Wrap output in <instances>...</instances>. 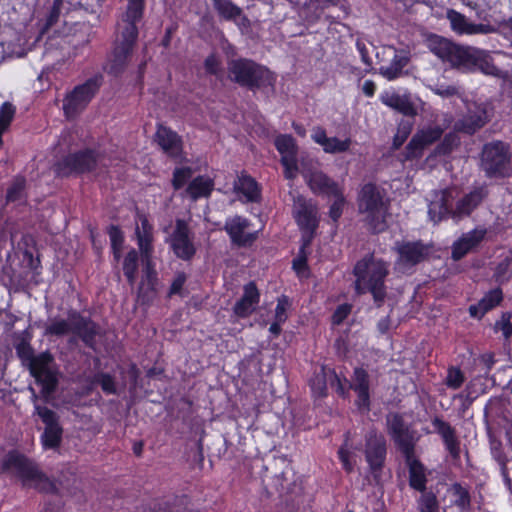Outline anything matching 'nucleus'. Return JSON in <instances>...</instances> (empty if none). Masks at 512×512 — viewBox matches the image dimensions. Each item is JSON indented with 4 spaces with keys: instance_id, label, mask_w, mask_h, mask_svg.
Listing matches in <instances>:
<instances>
[{
    "instance_id": "f257e3e1",
    "label": "nucleus",
    "mask_w": 512,
    "mask_h": 512,
    "mask_svg": "<svg viewBox=\"0 0 512 512\" xmlns=\"http://www.w3.org/2000/svg\"><path fill=\"white\" fill-rule=\"evenodd\" d=\"M427 48L442 62L462 73L480 71L485 75L501 77L502 71L495 64L489 51L478 47L457 44L445 37L431 34Z\"/></svg>"
},
{
    "instance_id": "f03ea898",
    "label": "nucleus",
    "mask_w": 512,
    "mask_h": 512,
    "mask_svg": "<svg viewBox=\"0 0 512 512\" xmlns=\"http://www.w3.org/2000/svg\"><path fill=\"white\" fill-rule=\"evenodd\" d=\"M389 264L368 254L359 260L353 270L356 277L355 290L358 295L370 292L378 307L386 298L385 278L389 274Z\"/></svg>"
},
{
    "instance_id": "7ed1b4c3",
    "label": "nucleus",
    "mask_w": 512,
    "mask_h": 512,
    "mask_svg": "<svg viewBox=\"0 0 512 512\" xmlns=\"http://www.w3.org/2000/svg\"><path fill=\"white\" fill-rule=\"evenodd\" d=\"M100 327L90 317L83 316L77 310H69L67 318L54 317L44 324L43 335L46 337H64L72 334L87 347L94 349Z\"/></svg>"
},
{
    "instance_id": "20e7f679",
    "label": "nucleus",
    "mask_w": 512,
    "mask_h": 512,
    "mask_svg": "<svg viewBox=\"0 0 512 512\" xmlns=\"http://www.w3.org/2000/svg\"><path fill=\"white\" fill-rule=\"evenodd\" d=\"M228 78L251 91L273 87L275 76L266 67L247 58L233 59L227 65Z\"/></svg>"
},
{
    "instance_id": "39448f33",
    "label": "nucleus",
    "mask_w": 512,
    "mask_h": 512,
    "mask_svg": "<svg viewBox=\"0 0 512 512\" xmlns=\"http://www.w3.org/2000/svg\"><path fill=\"white\" fill-rule=\"evenodd\" d=\"M389 202L385 193L373 183L365 184L358 195V209L366 214V222L373 233H380L387 227L386 216Z\"/></svg>"
},
{
    "instance_id": "423d86ee",
    "label": "nucleus",
    "mask_w": 512,
    "mask_h": 512,
    "mask_svg": "<svg viewBox=\"0 0 512 512\" xmlns=\"http://www.w3.org/2000/svg\"><path fill=\"white\" fill-rule=\"evenodd\" d=\"M4 471L14 472L26 487H33L40 492L57 493L56 485L38 467L18 452H9L3 462Z\"/></svg>"
},
{
    "instance_id": "0eeeda50",
    "label": "nucleus",
    "mask_w": 512,
    "mask_h": 512,
    "mask_svg": "<svg viewBox=\"0 0 512 512\" xmlns=\"http://www.w3.org/2000/svg\"><path fill=\"white\" fill-rule=\"evenodd\" d=\"M386 431L403 458L417 455L416 446L421 435L405 421L400 413L387 414Z\"/></svg>"
},
{
    "instance_id": "6e6552de",
    "label": "nucleus",
    "mask_w": 512,
    "mask_h": 512,
    "mask_svg": "<svg viewBox=\"0 0 512 512\" xmlns=\"http://www.w3.org/2000/svg\"><path fill=\"white\" fill-rule=\"evenodd\" d=\"M481 169L489 178H504L512 173L509 145L502 141H492L483 146Z\"/></svg>"
},
{
    "instance_id": "1a4fd4ad",
    "label": "nucleus",
    "mask_w": 512,
    "mask_h": 512,
    "mask_svg": "<svg viewBox=\"0 0 512 512\" xmlns=\"http://www.w3.org/2000/svg\"><path fill=\"white\" fill-rule=\"evenodd\" d=\"M101 166H106L101 153L93 149H84L70 153L55 165L58 176L68 177L95 171Z\"/></svg>"
},
{
    "instance_id": "9d476101",
    "label": "nucleus",
    "mask_w": 512,
    "mask_h": 512,
    "mask_svg": "<svg viewBox=\"0 0 512 512\" xmlns=\"http://www.w3.org/2000/svg\"><path fill=\"white\" fill-rule=\"evenodd\" d=\"M102 84L101 76L89 78L83 84L77 85L63 100V111L67 118H75L80 114L96 95Z\"/></svg>"
},
{
    "instance_id": "9b49d317",
    "label": "nucleus",
    "mask_w": 512,
    "mask_h": 512,
    "mask_svg": "<svg viewBox=\"0 0 512 512\" xmlns=\"http://www.w3.org/2000/svg\"><path fill=\"white\" fill-rule=\"evenodd\" d=\"M394 250L397 253L396 268L401 272H407L416 265L426 261L431 253L432 247L422 241H398Z\"/></svg>"
},
{
    "instance_id": "f8f14e48",
    "label": "nucleus",
    "mask_w": 512,
    "mask_h": 512,
    "mask_svg": "<svg viewBox=\"0 0 512 512\" xmlns=\"http://www.w3.org/2000/svg\"><path fill=\"white\" fill-rule=\"evenodd\" d=\"M144 0H128L125 13L119 22L120 37L117 44L133 49L138 37L137 23L142 19Z\"/></svg>"
},
{
    "instance_id": "ddd939ff",
    "label": "nucleus",
    "mask_w": 512,
    "mask_h": 512,
    "mask_svg": "<svg viewBox=\"0 0 512 512\" xmlns=\"http://www.w3.org/2000/svg\"><path fill=\"white\" fill-rule=\"evenodd\" d=\"M30 372L36 381L42 385V393L51 395L57 388L58 377L54 367V358L50 352H42L36 356Z\"/></svg>"
},
{
    "instance_id": "4468645a",
    "label": "nucleus",
    "mask_w": 512,
    "mask_h": 512,
    "mask_svg": "<svg viewBox=\"0 0 512 512\" xmlns=\"http://www.w3.org/2000/svg\"><path fill=\"white\" fill-rule=\"evenodd\" d=\"M169 244L173 253L181 260L190 261L195 256L194 234L185 220L176 219Z\"/></svg>"
},
{
    "instance_id": "2eb2a0df",
    "label": "nucleus",
    "mask_w": 512,
    "mask_h": 512,
    "mask_svg": "<svg viewBox=\"0 0 512 512\" xmlns=\"http://www.w3.org/2000/svg\"><path fill=\"white\" fill-rule=\"evenodd\" d=\"M364 454L371 472L376 476L384 466L387 454V442L377 429H370L364 437Z\"/></svg>"
},
{
    "instance_id": "dca6fc26",
    "label": "nucleus",
    "mask_w": 512,
    "mask_h": 512,
    "mask_svg": "<svg viewBox=\"0 0 512 512\" xmlns=\"http://www.w3.org/2000/svg\"><path fill=\"white\" fill-rule=\"evenodd\" d=\"M295 218L302 230L309 233L303 239V248L310 244L315 230L318 227L317 209L303 197H298L295 202Z\"/></svg>"
},
{
    "instance_id": "f3484780",
    "label": "nucleus",
    "mask_w": 512,
    "mask_h": 512,
    "mask_svg": "<svg viewBox=\"0 0 512 512\" xmlns=\"http://www.w3.org/2000/svg\"><path fill=\"white\" fill-rule=\"evenodd\" d=\"M455 189L445 188L434 191L429 203L428 214L430 219L438 223L446 217L452 218L453 201L455 199Z\"/></svg>"
},
{
    "instance_id": "a211bd4d",
    "label": "nucleus",
    "mask_w": 512,
    "mask_h": 512,
    "mask_svg": "<svg viewBox=\"0 0 512 512\" xmlns=\"http://www.w3.org/2000/svg\"><path fill=\"white\" fill-rule=\"evenodd\" d=\"M446 18L450 22L451 29L458 35H475V34H490L497 31V29L490 24H475L462 13L448 9Z\"/></svg>"
},
{
    "instance_id": "6ab92c4d",
    "label": "nucleus",
    "mask_w": 512,
    "mask_h": 512,
    "mask_svg": "<svg viewBox=\"0 0 512 512\" xmlns=\"http://www.w3.org/2000/svg\"><path fill=\"white\" fill-rule=\"evenodd\" d=\"M249 226V220L237 215L226 220L224 229L233 244L244 247L251 245L257 238V232H246Z\"/></svg>"
},
{
    "instance_id": "aec40b11",
    "label": "nucleus",
    "mask_w": 512,
    "mask_h": 512,
    "mask_svg": "<svg viewBox=\"0 0 512 512\" xmlns=\"http://www.w3.org/2000/svg\"><path fill=\"white\" fill-rule=\"evenodd\" d=\"M368 372L362 367H356L349 383V389L357 394L355 405L361 411L368 412L370 410V381Z\"/></svg>"
},
{
    "instance_id": "412c9836",
    "label": "nucleus",
    "mask_w": 512,
    "mask_h": 512,
    "mask_svg": "<svg viewBox=\"0 0 512 512\" xmlns=\"http://www.w3.org/2000/svg\"><path fill=\"white\" fill-rule=\"evenodd\" d=\"M154 141L170 157L178 158L183 152L182 138L171 128L163 124L157 125Z\"/></svg>"
},
{
    "instance_id": "4be33fe9",
    "label": "nucleus",
    "mask_w": 512,
    "mask_h": 512,
    "mask_svg": "<svg viewBox=\"0 0 512 512\" xmlns=\"http://www.w3.org/2000/svg\"><path fill=\"white\" fill-rule=\"evenodd\" d=\"M489 121L486 107L472 104L468 107L467 113L456 123L459 131L472 135L482 128Z\"/></svg>"
},
{
    "instance_id": "5701e85b",
    "label": "nucleus",
    "mask_w": 512,
    "mask_h": 512,
    "mask_svg": "<svg viewBox=\"0 0 512 512\" xmlns=\"http://www.w3.org/2000/svg\"><path fill=\"white\" fill-rule=\"evenodd\" d=\"M311 138L328 154L347 152L352 144V140L349 137L343 140L337 137H328L326 130L321 126H316L312 129Z\"/></svg>"
},
{
    "instance_id": "b1692460",
    "label": "nucleus",
    "mask_w": 512,
    "mask_h": 512,
    "mask_svg": "<svg viewBox=\"0 0 512 512\" xmlns=\"http://www.w3.org/2000/svg\"><path fill=\"white\" fill-rule=\"evenodd\" d=\"M388 48L394 51L391 63L380 66L378 72L385 79L392 81L406 74L404 68L411 61V53L409 50L396 49L394 46H389Z\"/></svg>"
},
{
    "instance_id": "393cba45",
    "label": "nucleus",
    "mask_w": 512,
    "mask_h": 512,
    "mask_svg": "<svg viewBox=\"0 0 512 512\" xmlns=\"http://www.w3.org/2000/svg\"><path fill=\"white\" fill-rule=\"evenodd\" d=\"M432 425L435 431L441 436L445 448L449 452L453 460L457 461L460 458V440L457 437L456 429L450 423L444 421L440 417H435L432 420Z\"/></svg>"
},
{
    "instance_id": "a878e982",
    "label": "nucleus",
    "mask_w": 512,
    "mask_h": 512,
    "mask_svg": "<svg viewBox=\"0 0 512 512\" xmlns=\"http://www.w3.org/2000/svg\"><path fill=\"white\" fill-rule=\"evenodd\" d=\"M487 234L485 228H475L462 235L452 246V258L458 261L479 246Z\"/></svg>"
},
{
    "instance_id": "bb28decb",
    "label": "nucleus",
    "mask_w": 512,
    "mask_h": 512,
    "mask_svg": "<svg viewBox=\"0 0 512 512\" xmlns=\"http://www.w3.org/2000/svg\"><path fill=\"white\" fill-rule=\"evenodd\" d=\"M152 256L142 257L144 262L143 277L138 288V298L142 303L150 302L156 295V285L158 282L157 272L153 267Z\"/></svg>"
},
{
    "instance_id": "cd10ccee",
    "label": "nucleus",
    "mask_w": 512,
    "mask_h": 512,
    "mask_svg": "<svg viewBox=\"0 0 512 512\" xmlns=\"http://www.w3.org/2000/svg\"><path fill=\"white\" fill-rule=\"evenodd\" d=\"M488 192L484 187H477L470 193L466 194L457 203L452 212L453 219H461L469 216L485 199Z\"/></svg>"
},
{
    "instance_id": "c85d7f7f",
    "label": "nucleus",
    "mask_w": 512,
    "mask_h": 512,
    "mask_svg": "<svg viewBox=\"0 0 512 512\" xmlns=\"http://www.w3.org/2000/svg\"><path fill=\"white\" fill-rule=\"evenodd\" d=\"M260 294L254 282H249L244 286L242 297L233 307L234 313L241 318L251 315L259 303Z\"/></svg>"
},
{
    "instance_id": "c756f323",
    "label": "nucleus",
    "mask_w": 512,
    "mask_h": 512,
    "mask_svg": "<svg viewBox=\"0 0 512 512\" xmlns=\"http://www.w3.org/2000/svg\"><path fill=\"white\" fill-rule=\"evenodd\" d=\"M409 471V485L411 488L423 493L426 492V468L417 455L404 458Z\"/></svg>"
},
{
    "instance_id": "7c9ffc66",
    "label": "nucleus",
    "mask_w": 512,
    "mask_h": 512,
    "mask_svg": "<svg viewBox=\"0 0 512 512\" xmlns=\"http://www.w3.org/2000/svg\"><path fill=\"white\" fill-rule=\"evenodd\" d=\"M140 226L136 227L135 234L142 257L152 256L153 227L145 214H138Z\"/></svg>"
},
{
    "instance_id": "2f4dec72",
    "label": "nucleus",
    "mask_w": 512,
    "mask_h": 512,
    "mask_svg": "<svg viewBox=\"0 0 512 512\" xmlns=\"http://www.w3.org/2000/svg\"><path fill=\"white\" fill-rule=\"evenodd\" d=\"M132 51L133 49L116 43L104 68L107 73L114 76L123 73L127 67Z\"/></svg>"
},
{
    "instance_id": "473e14b6",
    "label": "nucleus",
    "mask_w": 512,
    "mask_h": 512,
    "mask_svg": "<svg viewBox=\"0 0 512 512\" xmlns=\"http://www.w3.org/2000/svg\"><path fill=\"white\" fill-rule=\"evenodd\" d=\"M306 177L308 178L309 187L315 193L331 196L332 194H338L340 190L338 184L321 171L311 172Z\"/></svg>"
},
{
    "instance_id": "72a5a7b5",
    "label": "nucleus",
    "mask_w": 512,
    "mask_h": 512,
    "mask_svg": "<svg viewBox=\"0 0 512 512\" xmlns=\"http://www.w3.org/2000/svg\"><path fill=\"white\" fill-rule=\"evenodd\" d=\"M382 102L386 106L398 111L405 116L414 117L417 115V109L415 105L406 95H399L396 93L387 94L382 97Z\"/></svg>"
},
{
    "instance_id": "f704fd0d",
    "label": "nucleus",
    "mask_w": 512,
    "mask_h": 512,
    "mask_svg": "<svg viewBox=\"0 0 512 512\" xmlns=\"http://www.w3.org/2000/svg\"><path fill=\"white\" fill-rule=\"evenodd\" d=\"M502 299L503 294L501 289L496 288L491 290L478 302L477 305H471L469 307L470 315L472 317L481 318L486 312L499 305Z\"/></svg>"
},
{
    "instance_id": "c9c22d12",
    "label": "nucleus",
    "mask_w": 512,
    "mask_h": 512,
    "mask_svg": "<svg viewBox=\"0 0 512 512\" xmlns=\"http://www.w3.org/2000/svg\"><path fill=\"white\" fill-rule=\"evenodd\" d=\"M447 493L452 497L451 504L457 507L460 512L471 510V495L467 486L459 482L452 483L447 489Z\"/></svg>"
},
{
    "instance_id": "e433bc0d",
    "label": "nucleus",
    "mask_w": 512,
    "mask_h": 512,
    "mask_svg": "<svg viewBox=\"0 0 512 512\" xmlns=\"http://www.w3.org/2000/svg\"><path fill=\"white\" fill-rule=\"evenodd\" d=\"M214 188V181L208 176L200 175L194 178L187 186L185 192L192 199L208 197Z\"/></svg>"
},
{
    "instance_id": "4c0bfd02",
    "label": "nucleus",
    "mask_w": 512,
    "mask_h": 512,
    "mask_svg": "<svg viewBox=\"0 0 512 512\" xmlns=\"http://www.w3.org/2000/svg\"><path fill=\"white\" fill-rule=\"evenodd\" d=\"M234 189L241 193L247 201L256 202L260 197V190L257 182L249 175L242 174L234 183Z\"/></svg>"
},
{
    "instance_id": "58836bf2",
    "label": "nucleus",
    "mask_w": 512,
    "mask_h": 512,
    "mask_svg": "<svg viewBox=\"0 0 512 512\" xmlns=\"http://www.w3.org/2000/svg\"><path fill=\"white\" fill-rule=\"evenodd\" d=\"M213 7L218 15L226 21H234L242 13V8L231 0H213Z\"/></svg>"
},
{
    "instance_id": "ea45409f",
    "label": "nucleus",
    "mask_w": 512,
    "mask_h": 512,
    "mask_svg": "<svg viewBox=\"0 0 512 512\" xmlns=\"http://www.w3.org/2000/svg\"><path fill=\"white\" fill-rule=\"evenodd\" d=\"M330 369H326L324 366L316 371L313 377L310 379V387L314 395L322 397L327 392V380L330 381Z\"/></svg>"
},
{
    "instance_id": "a19ab883",
    "label": "nucleus",
    "mask_w": 512,
    "mask_h": 512,
    "mask_svg": "<svg viewBox=\"0 0 512 512\" xmlns=\"http://www.w3.org/2000/svg\"><path fill=\"white\" fill-rule=\"evenodd\" d=\"M138 269V252L135 249L130 250L124 258L123 272L128 283L133 286L136 281Z\"/></svg>"
},
{
    "instance_id": "79ce46f5",
    "label": "nucleus",
    "mask_w": 512,
    "mask_h": 512,
    "mask_svg": "<svg viewBox=\"0 0 512 512\" xmlns=\"http://www.w3.org/2000/svg\"><path fill=\"white\" fill-rule=\"evenodd\" d=\"M275 146L281 157H296L297 155V146L291 135L284 134L276 137Z\"/></svg>"
},
{
    "instance_id": "37998d69",
    "label": "nucleus",
    "mask_w": 512,
    "mask_h": 512,
    "mask_svg": "<svg viewBox=\"0 0 512 512\" xmlns=\"http://www.w3.org/2000/svg\"><path fill=\"white\" fill-rule=\"evenodd\" d=\"M35 413L41 418L42 422L45 424L44 430L61 427L59 422V416L57 415L56 412L49 409L48 407L35 405Z\"/></svg>"
},
{
    "instance_id": "c03bdc74",
    "label": "nucleus",
    "mask_w": 512,
    "mask_h": 512,
    "mask_svg": "<svg viewBox=\"0 0 512 512\" xmlns=\"http://www.w3.org/2000/svg\"><path fill=\"white\" fill-rule=\"evenodd\" d=\"M443 134V130L439 126L429 127L427 129H423L418 131L413 136L418 138V141L425 148L432 143L436 142L441 138Z\"/></svg>"
},
{
    "instance_id": "a18cd8bd",
    "label": "nucleus",
    "mask_w": 512,
    "mask_h": 512,
    "mask_svg": "<svg viewBox=\"0 0 512 512\" xmlns=\"http://www.w3.org/2000/svg\"><path fill=\"white\" fill-rule=\"evenodd\" d=\"M62 435H63V428H53L49 430H44L43 434L41 435V441L43 444V447L46 449H55L58 448L62 441Z\"/></svg>"
},
{
    "instance_id": "49530a36",
    "label": "nucleus",
    "mask_w": 512,
    "mask_h": 512,
    "mask_svg": "<svg viewBox=\"0 0 512 512\" xmlns=\"http://www.w3.org/2000/svg\"><path fill=\"white\" fill-rule=\"evenodd\" d=\"M418 509L420 512H440L436 495L432 492L423 493L418 499Z\"/></svg>"
},
{
    "instance_id": "de8ad7c7",
    "label": "nucleus",
    "mask_w": 512,
    "mask_h": 512,
    "mask_svg": "<svg viewBox=\"0 0 512 512\" xmlns=\"http://www.w3.org/2000/svg\"><path fill=\"white\" fill-rule=\"evenodd\" d=\"M424 147L418 141V138L414 136L411 138L407 146L405 147V151L403 152L402 161H411L414 159H419L423 155Z\"/></svg>"
},
{
    "instance_id": "09e8293b",
    "label": "nucleus",
    "mask_w": 512,
    "mask_h": 512,
    "mask_svg": "<svg viewBox=\"0 0 512 512\" xmlns=\"http://www.w3.org/2000/svg\"><path fill=\"white\" fill-rule=\"evenodd\" d=\"M465 381V376L463 372L458 367H450L447 371V376L445 379V384L448 388L451 389H459Z\"/></svg>"
},
{
    "instance_id": "8fccbe9b",
    "label": "nucleus",
    "mask_w": 512,
    "mask_h": 512,
    "mask_svg": "<svg viewBox=\"0 0 512 512\" xmlns=\"http://www.w3.org/2000/svg\"><path fill=\"white\" fill-rule=\"evenodd\" d=\"M94 382L100 385L101 389L106 394H116L117 388L114 377L108 373H98L94 377Z\"/></svg>"
},
{
    "instance_id": "3c124183",
    "label": "nucleus",
    "mask_w": 512,
    "mask_h": 512,
    "mask_svg": "<svg viewBox=\"0 0 512 512\" xmlns=\"http://www.w3.org/2000/svg\"><path fill=\"white\" fill-rule=\"evenodd\" d=\"M193 171L190 167L176 168L173 172L172 185L175 190L182 188L191 178Z\"/></svg>"
},
{
    "instance_id": "603ef678",
    "label": "nucleus",
    "mask_w": 512,
    "mask_h": 512,
    "mask_svg": "<svg viewBox=\"0 0 512 512\" xmlns=\"http://www.w3.org/2000/svg\"><path fill=\"white\" fill-rule=\"evenodd\" d=\"M512 258L506 257L500 261L495 270V278L498 282L508 281L512 275L511 271Z\"/></svg>"
},
{
    "instance_id": "864d4df0",
    "label": "nucleus",
    "mask_w": 512,
    "mask_h": 512,
    "mask_svg": "<svg viewBox=\"0 0 512 512\" xmlns=\"http://www.w3.org/2000/svg\"><path fill=\"white\" fill-rule=\"evenodd\" d=\"M331 196H333L335 200L330 206L329 216L334 222H336L342 215L345 198L341 189L338 191V194H332Z\"/></svg>"
},
{
    "instance_id": "5fc2aeb1",
    "label": "nucleus",
    "mask_w": 512,
    "mask_h": 512,
    "mask_svg": "<svg viewBox=\"0 0 512 512\" xmlns=\"http://www.w3.org/2000/svg\"><path fill=\"white\" fill-rule=\"evenodd\" d=\"M14 114H15V108L11 103L5 102L1 105V107H0V128L2 130L5 131L8 128L11 121L13 120Z\"/></svg>"
},
{
    "instance_id": "6e6d98bb",
    "label": "nucleus",
    "mask_w": 512,
    "mask_h": 512,
    "mask_svg": "<svg viewBox=\"0 0 512 512\" xmlns=\"http://www.w3.org/2000/svg\"><path fill=\"white\" fill-rule=\"evenodd\" d=\"M457 145V136L454 134H447L442 142L436 147V153L440 155L449 154Z\"/></svg>"
},
{
    "instance_id": "4d7b16f0",
    "label": "nucleus",
    "mask_w": 512,
    "mask_h": 512,
    "mask_svg": "<svg viewBox=\"0 0 512 512\" xmlns=\"http://www.w3.org/2000/svg\"><path fill=\"white\" fill-rule=\"evenodd\" d=\"M16 353L22 360L29 361V368L31 369V365L33 364L36 356L34 355V351L31 345L25 341H21L16 345Z\"/></svg>"
},
{
    "instance_id": "13d9d810",
    "label": "nucleus",
    "mask_w": 512,
    "mask_h": 512,
    "mask_svg": "<svg viewBox=\"0 0 512 512\" xmlns=\"http://www.w3.org/2000/svg\"><path fill=\"white\" fill-rule=\"evenodd\" d=\"M350 454L351 453L348 449V433H347L344 444L338 450V455L342 462L343 468L348 473L352 472L353 468H354L353 463L350 461Z\"/></svg>"
},
{
    "instance_id": "bf43d9fd",
    "label": "nucleus",
    "mask_w": 512,
    "mask_h": 512,
    "mask_svg": "<svg viewBox=\"0 0 512 512\" xmlns=\"http://www.w3.org/2000/svg\"><path fill=\"white\" fill-rule=\"evenodd\" d=\"M490 440V449L493 457L504 466L505 464V454L503 452L502 442L496 439L493 435H489Z\"/></svg>"
},
{
    "instance_id": "052dcab7",
    "label": "nucleus",
    "mask_w": 512,
    "mask_h": 512,
    "mask_svg": "<svg viewBox=\"0 0 512 512\" xmlns=\"http://www.w3.org/2000/svg\"><path fill=\"white\" fill-rule=\"evenodd\" d=\"M281 164L285 168L284 175L287 179H293L296 176L298 167L296 157H281Z\"/></svg>"
},
{
    "instance_id": "680f3d73",
    "label": "nucleus",
    "mask_w": 512,
    "mask_h": 512,
    "mask_svg": "<svg viewBox=\"0 0 512 512\" xmlns=\"http://www.w3.org/2000/svg\"><path fill=\"white\" fill-rule=\"evenodd\" d=\"M351 311L352 305L347 303L339 305L332 315V323L334 325H340L348 317Z\"/></svg>"
},
{
    "instance_id": "e2e57ef3",
    "label": "nucleus",
    "mask_w": 512,
    "mask_h": 512,
    "mask_svg": "<svg viewBox=\"0 0 512 512\" xmlns=\"http://www.w3.org/2000/svg\"><path fill=\"white\" fill-rule=\"evenodd\" d=\"M187 280L184 272H177L169 289V296L179 294Z\"/></svg>"
},
{
    "instance_id": "0e129e2a",
    "label": "nucleus",
    "mask_w": 512,
    "mask_h": 512,
    "mask_svg": "<svg viewBox=\"0 0 512 512\" xmlns=\"http://www.w3.org/2000/svg\"><path fill=\"white\" fill-rule=\"evenodd\" d=\"M356 48L361 56L362 62L368 67V69H366V72L372 71V59L369 56L367 45L362 40L358 39L356 41Z\"/></svg>"
},
{
    "instance_id": "69168bd1",
    "label": "nucleus",
    "mask_w": 512,
    "mask_h": 512,
    "mask_svg": "<svg viewBox=\"0 0 512 512\" xmlns=\"http://www.w3.org/2000/svg\"><path fill=\"white\" fill-rule=\"evenodd\" d=\"M25 181L24 179H17L11 188L7 191V200L8 201H16L20 198V194L24 189Z\"/></svg>"
},
{
    "instance_id": "338daca9",
    "label": "nucleus",
    "mask_w": 512,
    "mask_h": 512,
    "mask_svg": "<svg viewBox=\"0 0 512 512\" xmlns=\"http://www.w3.org/2000/svg\"><path fill=\"white\" fill-rule=\"evenodd\" d=\"M410 134V128L405 125H400L398 127L397 133L393 138V148L398 149L408 138Z\"/></svg>"
},
{
    "instance_id": "774afa93",
    "label": "nucleus",
    "mask_w": 512,
    "mask_h": 512,
    "mask_svg": "<svg viewBox=\"0 0 512 512\" xmlns=\"http://www.w3.org/2000/svg\"><path fill=\"white\" fill-rule=\"evenodd\" d=\"M204 67L207 73L211 75H218L221 71L220 62L215 55H209L204 62Z\"/></svg>"
}]
</instances>
